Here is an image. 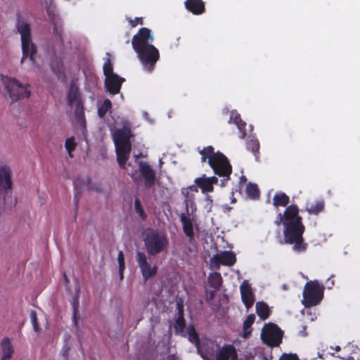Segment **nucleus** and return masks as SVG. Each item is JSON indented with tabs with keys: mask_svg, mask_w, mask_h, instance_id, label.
Here are the masks:
<instances>
[{
	"mask_svg": "<svg viewBox=\"0 0 360 360\" xmlns=\"http://www.w3.org/2000/svg\"><path fill=\"white\" fill-rule=\"evenodd\" d=\"M247 149L250 150L255 157V159L257 160L259 159V141L255 138L252 137L247 141L246 143Z\"/></svg>",
	"mask_w": 360,
	"mask_h": 360,
	"instance_id": "nucleus-33",
	"label": "nucleus"
},
{
	"mask_svg": "<svg viewBox=\"0 0 360 360\" xmlns=\"http://www.w3.org/2000/svg\"><path fill=\"white\" fill-rule=\"evenodd\" d=\"M75 117L82 129H86V118L82 101H78L75 105Z\"/></svg>",
	"mask_w": 360,
	"mask_h": 360,
	"instance_id": "nucleus-27",
	"label": "nucleus"
},
{
	"mask_svg": "<svg viewBox=\"0 0 360 360\" xmlns=\"http://www.w3.org/2000/svg\"><path fill=\"white\" fill-rule=\"evenodd\" d=\"M76 146L77 143H75V138L73 136L66 139L65 146L70 158L73 157L72 153L75 150Z\"/></svg>",
	"mask_w": 360,
	"mask_h": 360,
	"instance_id": "nucleus-41",
	"label": "nucleus"
},
{
	"mask_svg": "<svg viewBox=\"0 0 360 360\" xmlns=\"http://www.w3.org/2000/svg\"><path fill=\"white\" fill-rule=\"evenodd\" d=\"M125 81L123 77L117 75H112L105 79V87L110 94H117L121 89L122 83Z\"/></svg>",
	"mask_w": 360,
	"mask_h": 360,
	"instance_id": "nucleus-21",
	"label": "nucleus"
},
{
	"mask_svg": "<svg viewBox=\"0 0 360 360\" xmlns=\"http://www.w3.org/2000/svg\"><path fill=\"white\" fill-rule=\"evenodd\" d=\"M278 360H300L296 354H283Z\"/></svg>",
	"mask_w": 360,
	"mask_h": 360,
	"instance_id": "nucleus-46",
	"label": "nucleus"
},
{
	"mask_svg": "<svg viewBox=\"0 0 360 360\" xmlns=\"http://www.w3.org/2000/svg\"><path fill=\"white\" fill-rule=\"evenodd\" d=\"M218 349L215 353L214 360H238V353L236 347L231 344H224L220 347L217 345Z\"/></svg>",
	"mask_w": 360,
	"mask_h": 360,
	"instance_id": "nucleus-17",
	"label": "nucleus"
},
{
	"mask_svg": "<svg viewBox=\"0 0 360 360\" xmlns=\"http://www.w3.org/2000/svg\"><path fill=\"white\" fill-rule=\"evenodd\" d=\"M346 360H354V359L352 356H349ZM357 360H360V359H357Z\"/></svg>",
	"mask_w": 360,
	"mask_h": 360,
	"instance_id": "nucleus-53",
	"label": "nucleus"
},
{
	"mask_svg": "<svg viewBox=\"0 0 360 360\" xmlns=\"http://www.w3.org/2000/svg\"><path fill=\"white\" fill-rule=\"evenodd\" d=\"M134 208L136 212L139 214L141 219L145 221L147 219V214L142 207L140 200L138 198H136L134 200Z\"/></svg>",
	"mask_w": 360,
	"mask_h": 360,
	"instance_id": "nucleus-39",
	"label": "nucleus"
},
{
	"mask_svg": "<svg viewBox=\"0 0 360 360\" xmlns=\"http://www.w3.org/2000/svg\"><path fill=\"white\" fill-rule=\"evenodd\" d=\"M302 217L299 215V208L296 205H291L286 207L283 214L279 213L276 217L275 223L279 225L281 223L286 224L288 223H295L302 221Z\"/></svg>",
	"mask_w": 360,
	"mask_h": 360,
	"instance_id": "nucleus-13",
	"label": "nucleus"
},
{
	"mask_svg": "<svg viewBox=\"0 0 360 360\" xmlns=\"http://www.w3.org/2000/svg\"><path fill=\"white\" fill-rule=\"evenodd\" d=\"M129 23L132 27H135L137 25H143V20L142 18H135L134 19H129Z\"/></svg>",
	"mask_w": 360,
	"mask_h": 360,
	"instance_id": "nucleus-48",
	"label": "nucleus"
},
{
	"mask_svg": "<svg viewBox=\"0 0 360 360\" xmlns=\"http://www.w3.org/2000/svg\"><path fill=\"white\" fill-rule=\"evenodd\" d=\"M65 281H68V278L65 275Z\"/></svg>",
	"mask_w": 360,
	"mask_h": 360,
	"instance_id": "nucleus-55",
	"label": "nucleus"
},
{
	"mask_svg": "<svg viewBox=\"0 0 360 360\" xmlns=\"http://www.w3.org/2000/svg\"><path fill=\"white\" fill-rule=\"evenodd\" d=\"M74 200H75V202L76 208H77V203H78V201H79V197H78L77 195H75V196L74 198Z\"/></svg>",
	"mask_w": 360,
	"mask_h": 360,
	"instance_id": "nucleus-50",
	"label": "nucleus"
},
{
	"mask_svg": "<svg viewBox=\"0 0 360 360\" xmlns=\"http://www.w3.org/2000/svg\"><path fill=\"white\" fill-rule=\"evenodd\" d=\"M335 350L336 352H339L340 350V346H336L335 348Z\"/></svg>",
	"mask_w": 360,
	"mask_h": 360,
	"instance_id": "nucleus-52",
	"label": "nucleus"
},
{
	"mask_svg": "<svg viewBox=\"0 0 360 360\" xmlns=\"http://www.w3.org/2000/svg\"><path fill=\"white\" fill-rule=\"evenodd\" d=\"M189 189L193 190L194 191L197 192V188H193V186H190L187 188H184L182 190V194L184 195L185 199H184V203L186 205V209L187 213L188 212V207L192 206L194 203L193 202V194H191L189 192Z\"/></svg>",
	"mask_w": 360,
	"mask_h": 360,
	"instance_id": "nucleus-35",
	"label": "nucleus"
},
{
	"mask_svg": "<svg viewBox=\"0 0 360 360\" xmlns=\"http://www.w3.org/2000/svg\"><path fill=\"white\" fill-rule=\"evenodd\" d=\"M136 259L145 282L157 275L158 266L156 264L151 266L145 252H138L136 255Z\"/></svg>",
	"mask_w": 360,
	"mask_h": 360,
	"instance_id": "nucleus-10",
	"label": "nucleus"
},
{
	"mask_svg": "<svg viewBox=\"0 0 360 360\" xmlns=\"http://www.w3.org/2000/svg\"><path fill=\"white\" fill-rule=\"evenodd\" d=\"M72 304H73V309H74V311H73V321H74L75 325L77 326L78 306H79V300H78V297H77L74 298V301H73Z\"/></svg>",
	"mask_w": 360,
	"mask_h": 360,
	"instance_id": "nucleus-44",
	"label": "nucleus"
},
{
	"mask_svg": "<svg viewBox=\"0 0 360 360\" xmlns=\"http://www.w3.org/2000/svg\"><path fill=\"white\" fill-rule=\"evenodd\" d=\"M240 290L242 301L245 307L248 309L253 306L255 295L248 281L245 280L242 282Z\"/></svg>",
	"mask_w": 360,
	"mask_h": 360,
	"instance_id": "nucleus-19",
	"label": "nucleus"
},
{
	"mask_svg": "<svg viewBox=\"0 0 360 360\" xmlns=\"http://www.w3.org/2000/svg\"><path fill=\"white\" fill-rule=\"evenodd\" d=\"M210 286L214 290H217L220 288L222 284V277L219 272H214L211 274L208 278Z\"/></svg>",
	"mask_w": 360,
	"mask_h": 360,
	"instance_id": "nucleus-34",
	"label": "nucleus"
},
{
	"mask_svg": "<svg viewBox=\"0 0 360 360\" xmlns=\"http://www.w3.org/2000/svg\"><path fill=\"white\" fill-rule=\"evenodd\" d=\"M112 108V103L110 100L106 98L104 100L103 103L101 106L98 108V115L103 118L106 115L107 112L110 110Z\"/></svg>",
	"mask_w": 360,
	"mask_h": 360,
	"instance_id": "nucleus-38",
	"label": "nucleus"
},
{
	"mask_svg": "<svg viewBox=\"0 0 360 360\" xmlns=\"http://www.w3.org/2000/svg\"><path fill=\"white\" fill-rule=\"evenodd\" d=\"M232 122L234 123L237 126V127L239 130V132L240 134V138L244 139L246 136V131H245L246 123L244 121H243V120L240 117V114L238 113L236 110H232L231 112L229 123H232Z\"/></svg>",
	"mask_w": 360,
	"mask_h": 360,
	"instance_id": "nucleus-23",
	"label": "nucleus"
},
{
	"mask_svg": "<svg viewBox=\"0 0 360 360\" xmlns=\"http://www.w3.org/2000/svg\"><path fill=\"white\" fill-rule=\"evenodd\" d=\"M16 27L18 32L21 35V44L22 51L21 63H22L23 60L28 57L30 58V60L33 62L34 60V56L37 53V47L31 39V29L30 24L18 18Z\"/></svg>",
	"mask_w": 360,
	"mask_h": 360,
	"instance_id": "nucleus-3",
	"label": "nucleus"
},
{
	"mask_svg": "<svg viewBox=\"0 0 360 360\" xmlns=\"http://www.w3.org/2000/svg\"><path fill=\"white\" fill-rule=\"evenodd\" d=\"M141 62L143 68L148 72L153 70L155 65L160 58V53L158 49L153 46H147L146 48L141 49L135 51Z\"/></svg>",
	"mask_w": 360,
	"mask_h": 360,
	"instance_id": "nucleus-9",
	"label": "nucleus"
},
{
	"mask_svg": "<svg viewBox=\"0 0 360 360\" xmlns=\"http://www.w3.org/2000/svg\"><path fill=\"white\" fill-rule=\"evenodd\" d=\"M290 202L289 197L285 193H277L273 198V205L276 207L286 206Z\"/></svg>",
	"mask_w": 360,
	"mask_h": 360,
	"instance_id": "nucleus-32",
	"label": "nucleus"
},
{
	"mask_svg": "<svg viewBox=\"0 0 360 360\" xmlns=\"http://www.w3.org/2000/svg\"><path fill=\"white\" fill-rule=\"evenodd\" d=\"M46 11L50 22L53 25V34L62 41V20L56 13V7L50 5L46 7Z\"/></svg>",
	"mask_w": 360,
	"mask_h": 360,
	"instance_id": "nucleus-18",
	"label": "nucleus"
},
{
	"mask_svg": "<svg viewBox=\"0 0 360 360\" xmlns=\"http://www.w3.org/2000/svg\"><path fill=\"white\" fill-rule=\"evenodd\" d=\"M187 334L188 340L195 346L198 354L202 359H207L214 352V342L208 341L201 342L199 335L193 325L188 327Z\"/></svg>",
	"mask_w": 360,
	"mask_h": 360,
	"instance_id": "nucleus-7",
	"label": "nucleus"
},
{
	"mask_svg": "<svg viewBox=\"0 0 360 360\" xmlns=\"http://www.w3.org/2000/svg\"><path fill=\"white\" fill-rule=\"evenodd\" d=\"M112 136L115 148H131L130 139L133 135L129 127H124L117 129Z\"/></svg>",
	"mask_w": 360,
	"mask_h": 360,
	"instance_id": "nucleus-15",
	"label": "nucleus"
},
{
	"mask_svg": "<svg viewBox=\"0 0 360 360\" xmlns=\"http://www.w3.org/2000/svg\"><path fill=\"white\" fill-rule=\"evenodd\" d=\"M284 225L283 236L285 243L293 245L292 249L298 252L306 250L307 244L304 243L303 233L305 230L302 221L288 223Z\"/></svg>",
	"mask_w": 360,
	"mask_h": 360,
	"instance_id": "nucleus-2",
	"label": "nucleus"
},
{
	"mask_svg": "<svg viewBox=\"0 0 360 360\" xmlns=\"http://www.w3.org/2000/svg\"><path fill=\"white\" fill-rule=\"evenodd\" d=\"M117 160L122 169L126 168V164L129 158L131 148H115Z\"/></svg>",
	"mask_w": 360,
	"mask_h": 360,
	"instance_id": "nucleus-26",
	"label": "nucleus"
},
{
	"mask_svg": "<svg viewBox=\"0 0 360 360\" xmlns=\"http://www.w3.org/2000/svg\"><path fill=\"white\" fill-rule=\"evenodd\" d=\"M70 349L68 343L64 344L61 349V355L64 360H69V351Z\"/></svg>",
	"mask_w": 360,
	"mask_h": 360,
	"instance_id": "nucleus-45",
	"label": "nucleus"
},
{
	"mask_svg": "<svg viewBox=\"0 0 360 360\" xmlns=\"http://www.w3.org/2000/svg\"><path fill=\"white\" fill-rule=\"evenodd\" d=\"M138 165L141 177L144 181V187L146 188H152L156 181V174L155 171L152 169L150 165L146 162L140 161Z\"/></svg>",
	"mask_w": 360,
	"mask_h": 360,
	"instance_id": "nucleus-16",
	"label": "nucleus"
},
{
	"mask_svg": "<svg viewBox=\"0 0 360 360\" xmlns=\"http://www.w3.org/2000/svg\"><path fill=\"white\" fill-rule=\"evenodd\" d=\"M0 347L3 353L1 360H9L14 352L11 340L7 337L4 338L0 342Z\"/></svg>",
	"mask_w": 360,
	"mask_h": 360,
	"instance_id": "nucleus-24",
	"label": "nucleus"
},
{
	"mask_svg": "<svg viewBox=\"0 0 360 360\" xmlns=\"http://www.w3.org/2000/svg\"><path fill=\"white\" fill-rule=\"evenodd\" d=\"M133 180L135 183L138 184V180L136 177L134 176V174L132 175Z\"/></svg>",
	"mask_w": 360,
	"mask_h": 360,
	"instance_id": "nucleus-51",
	"label": "nucleus"
},
{
	"mask_svg": "<svg viewBox=\"0 0 360 360\" xmlns=\"http://www.w3.org/2000/svg\"><path fill=\"white\" fill-rule=\"evenodd\" d=\"M199 153L201 162H207L214 174L224 178L221 180V185L224 186L232 173V166L226 156L219 151L215 152L212 146L204 147Z\"/></svg>",
	"mask_w": 360,
	"mask_h": 360,
	"instance_id": "nucleus-1",
	"label": "nucleus"
},
{
	"mask_svg": "<svg viewBox=\"0 0 360 360\" xmlns=\"http://www.w3.org/2000/svg\"><path fill=\"white\" fill-rule=\"evenodd\" d=\"M175 333L177 335H183L184 328H186V321L184 317L182 309L179 311V315L174 323Z\"/></svg>",
	"mask_w": 360,
	"mask_h": 360,
	"instance_id": "nucleus-31",
	"label": "nucleus"
},
{
	"mask_svg": "<svg viewBox=\"0 0 360 360\" xmlns=\"http://www.w3.org/2000/svg\"><path fill=\"white\" fill-rule=\"evenodd\" d=\"M78 101H81L78 89L71 86L68 94V103L70 106H72L73 103L75 102L77 103Z\"/></svg>",
	"mask_w": 360,
	"mask_h": 360,
	"instance_id": "nucleus-36",
	"label": "nucleus"
},
{
	"mask_svg": "<svg viewBox=\"0 0 360 360\" xmlns=\"http://www.w3.org/2000/svg\"><path fill=\"white\" fill-rule=\"evenodd\" d=\"M30 319H31V322H32V324L34 331L39 332V324L38 323L37 313L33 310L31 311V312H30Z\"/></svg>",
	"mask_w": 360,
	"mask_h": 360,
	"instance_id": "nucleus-43",
	"label": "nucleus"
},
{
	"mask_svg": "<svg viewBox=\"0 0 360 360\" xmlns=\"http://www.w3.org/2000/svg\"><path fill=\"white\" fill-rule=\"evenodd\" d=\"M52 68V70L57 75H59L62 73L63 72V64L60 61L58 63H57L56 65H52L51 67Z\"/></svg>",
	"mask_w": 360,
	"mask_h": 360,
	"instance_id": "nucleus-47",
	"label": "nucleus"
},
{
	"mask_svg": "<svg viewBox=\"0 0 360 360\" xmlns=\"http://www.w3.org/2000/svg\"><path fill=\"white\" fill-rule=\"evenodd\" d=\"M154 41V37L151 30L147 27H141L138 32L133 37L131 45L135 51L146 48L147 46H153L150 44Z\"/></svg>",
	"mask_w": 360,
	"mask_h": 360,
	"instance_id": "nucleus-11",
	"label": "nucleus"
},
{
	"mask_svg": "<svg viewBox=\"0 0 360 360\" xmlns=\"http://www.w3.org/2000/svg\"><path fill=\"white\" fill-rule=\"evenodd\" d=\"M236 262V257L232 251H223L211 259V265L214 269H219L221 265L231 266Z\"/></svg>",
	"mask_w": 360,
	"mask_h": 360,
	"instance_id": "nucleus-14",
	"label": "nucleus"
},
{
	"mask_svg": "<svg viewBox=\"0 0 360 360\" xmlns=\"http://www.w3.org/2000/svg\"><path fill=\"white\" fill-rule=\"evenodd\" d=\"M325 208V202L323 199L316 200L314 203L307 206L306 210L310 214L317 215L322 212Z\"/></svg>",
	"mask_w": 360,
	"mask_h": 360,
	"instance_id": "nucleus-30",
	"label": "nucleus"
},
{
	"mask_svg": "<svg viewBox=\"0 0 360 360\" xmlns=\"http://www.w3.org/2000/svg\"><path fill=\"white\" fill-rule=\"evenodd\" d=\"M12 172L6 165L0 167V198L5 199V195L12 190Z\"/></svg>",
	"mask_w": 360,
	"mask_h": 360,
	"instance_id": "nucleus-12",
	"label": "nucleus"
},
{
	"mask_svg": "<svg viewBox=\"0 0 360 360\" xmlns=\"http://www.w3.org/2000/svg\"><path fill=\"white\" fill-rule=\"evenodd\" d=\"M143 241L147 253L150 256H155L162 252L168 245L167 236L153 229L145 233Z\"/></svg>",
	"mask_w": 360,
	"mask_h": 360,
	"instance_id": "nucleus-5",
	"label": "nucleus"
},
{
	"mask_svg": "<svg viewBox=\"0 0 360 360\" xmlns=\"http://www.w3.org/2000/svg\"><path fill=\"white\" fill-rule=\"evenodd\" d=\"M184 4L186 8L194 15H201L205 11L202 0H186Z\"/></svg>",
	"mask_w": 360,
	"mask_h": 360,
	"instance_id": "nucleus-22",
	"label": "nucleus"
},
{
	"mask_svg": "<svg viewBox=\"0 0 360 360\" xmlns=\"http://www.w3.org/2000/svg\"><path fill=\"white\" fill-rule=\"evenodd\" d=\"M255 320V314H249L244 321L243 326V337L244 338H248L250 335L252 333L251 326L254 323Z\"/></svg>",
	"mask_w": 360,
	"mask_h": 360,
	"instance_id": "nucleus-29",
	"label": "nucleus"
},
{
	"mask_svg": "<svg viewBox=\"0 0 360 360\" xmlns=\"http://www.w3.org/2000/svg\"><path fill=\"white\" fill-rule=\"evenodd\" d=\"M319 356L320 358H321V359H323V357L322 356V355H321L320 353H319Z\"/></svg>",
	"mask_w": 360,
	"mask_h": 360,
	"instance_id": "nucleus-54",
	"label": "nucleus"
},
{
	"mask_svg": "<svg viewBox=\"0 0 360 360\" xmlns=\"http://www.w3.org/2000/svg\"><path fill=\"white\" fill-rule=\"evenodd\" d=\"M245 191L247 195L252 199H257L259 196V190L257 184L248 183Z\"/></svg>",
	"mask_w": 360,
	"mask_h": 360,
	"instance_id": "nucleus-37",
	"label": "nucleus"
},
{
	"mask_svg": "<svg viewBox=\"0 0 360 360\" xmlns=\"http://www.w3.org/2000/svg\"><path fill=\"white\" fill-rule=\"evenodd\" d=\"M194 182L203 193H210L214 191L213 186L217 184L218 179L215 176L207 177L205 174H202L201 176L196 178Z\"/></svg>",
	"mask_w": 360,
	"mask_h": 360,
	"instance_id": "nucleus-20",
	"label": "nucleus"
},
{
	"mask_svg": "<svg viewBox=\"0 0 360 360\" xmlns=\"http://www.w3.org/2000/svg\"><path fill=\"white\" fill-rule=\"evenodd\" d=\"M214 291H210L207 295L208 299L212 300L214 297Z\"/></svg>",
	"mask_w": 360,
	"mask_h": 360,
	"instance_id": "nucleus-49",
	"label": "nucleus"
},
{
	"mask_svg": "<svg viewBox=\"0 0 360 360\" xmlns=\"http://www.w3.org/2000/svg\"><path fill=\"white\" fill-rule=\"evenodd\" d=\"M283 332L275 323H269L265 324L262 332V340L264 344L275 347L282 342Z\"/></svg>",
	"mask_w": 360,
	"mask_h": 360,
	"instance_id": "nucleus-8",
	"label": "nucleus"
},
{
	"mask_svg": "<svg viewBox=\"0 0 360 360\" xmlns=\"http://www.w3.org/2000/svg\"><path fill=\"white\" fill-rule=\"evenodd\" d=\"M103 74L105 76V78L115 75L113 72V67L109 58L107 59L103 65Z\"/></svg>",
	"mask_w": 360,
	"mask_h": 360,
	"instance_id": "nucleus-42",
	"label": "nucleus"
},
{
	"mask_svg": "<svg viewBox=\"0 0 360 360\" xmlns=\"http://www.w3.org/2000/svg\"><path fill=\"white\" fill-rule=\"evenodd\" d=\"M324 287L317 281L306 283L303 291L302 304L306 307L316 306L323 297Z\"/></svg>",
	"mask_w": 360,
	"mask_h": 360,
	"instance_id": "nucleus-6",
	"label": "nucleus"
},
{
	"mask_svg": "<svg viewBox=\"0 0 360 360\" xmlns=\"http://www.w3.org/2000/svg\"><path fill=\"white\" fill-rule=\"evenodd\" d=\"M117 261L119 264V274L120 279H123V274L124 270L125 269V263H124V255L122 250L119 251L118 255H117Z\"/></svg>",
	"mask_w": 360,
	"mask_h": 360,
	"instance_id": "nucleus-40",
	"label": "nucleus"
},
{
	"mask_svg": "<svg viewBox=\"0 0 360 360\" xmlns=\"http://www.w3.org/2000/svg\"><path fill=\"white\" fill-rule=\"evenodd\" d=\"M2 82L6 90V97L10 98L11 103L30 96L31 91L29 90L28 84H22L16 79L8 77H3Z\"/></svg>",
	"mask_w": 360,
	"mask_h": 360,
	"instance_id": "nucleus-4",
	"label": "nucleus"
},
{
	"mask_svg": "<svg viewBox=\"0 0 360 360\" xmlns=\"http://www.w3.org/2000/svg\"><path fill=\"white\" fill-rule=\"evenodd\" d=\"M180 220L182 223L184 234L189 238L190 242H191L194 238V231L192 220L185 214H181L180 215Z\"/></svg>",
	"mask_w": 360,
	"mask_h": 360,
	"instance_id": "nucleus-25",
	"label": "nucleus"
},
{
	"mask_svg": "<svg viewBox=\"0 0 360 360\" xmlns=\"http://www.w3.org/2000/svg\"><path fill=\"white\" fill-rule=\"evenodd\" d=\"M136 159H138L139 158V155H135Z\"/></svg>",
	"mask_w": 360,
	"mask_h": 360,
	"instance_id": "nucleus-56",
	"label": "nucleus"
},
{
	"mask_svg": "<svg viewBox=\"0 0 360 360\" xmlns=\"http://www.w3.org/2000/svg\"><path fill=\"white\" fill-rule=\"evenodd\" d=\"M256 313L260 319L264 321L269 317L271 311L267 304L262 301L256 304Z\"/></svg>",
	"mask_w": 360,
	"mask_h": 360,
	"instance_id": "nucleus-28",
	"label": "nucleus"
}]
</instances>
